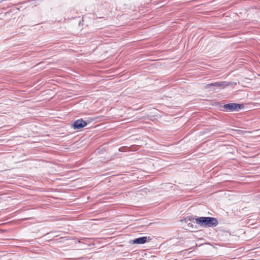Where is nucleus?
<instances>
[{"instance_id":"423d86ee","label":"nucleus","mask_w":260,"mask_h":260,"mask_svg":"<svg viewBox=\"0 0 260 260\" xmlns=\"http://www.w3.org/2000/svg\"><path fill=\"white\" fill-rule=\"evenodd\" d=\"M187 227L191 230H196L198 228L197 225H194V222L192 223V222L187 223Z\"/></svg>"},{"instance_id":"f257e3e1","label":"nucleus","mask_w":260,"mask_h":260,"mask_svg":"<svg viewBox=\"0 0 260 260\" xmlns=\"http://www.w3.org/2000/svg\"><path fill=\"white\" fill-rule=\"evenodd\" d=\"M196 223L203 228L215 227L218 224L216 218L212 217H200L196 219Z\"/></svg>"},{"instance_id":"20e7f679","label":"nucleus","mask_w":260,"mask_h":260,"mask_svg":"<svg viewBox=\"0 0 260 260\" xmlns=\"http://www.w3.org/2000/svg\"><path fill=\"white\" fill-rule=\"evenodd\" d=\"M87 123L82 118L76 120L72 126L74 129H79L86 126Z\"/></svg>"},{"instance_id":"6e6552de","label":"nucleus","mask_w":260,"mask_h":260,"mask_svg":"<svg viewBox=\"0 0 260 260\" xmlns=\"http://www.w3.org/2000/svg\"><path fill=\"white\" fill-rule=\"evenodd\" d=\"M78 243H81V241H80V240H79V241H78Z\"/></svg>"},{"instance_id":"f03ea898","label":"nucleus","mask_w":260,"mask_h":260,"mask_svg":"<svg viewBox=\"0 0 260 260\" xmlns=\"http://www.w3.org/2000/svg\"><path fill=\"white\" fill-rule=\"evenodd\" d=\"M236 84L237 83L234 82L222 81L208 84L205 86V88L209 91H213L215 90L214 87L223 89L226 86L236 85Z\"/></svg>"},{"instance_id":"7ed1b4c3","label":"nucleus","mask_w":260,"mask_h":260,"mask_svg":"<svg viewBox=\"0 0 260 260\" xmlns=\"http://www.w3.org/2000/svg\"><path fill=\"white\" fill-rule=\"evenodd\" d=\"M223 108L225 111H238L243 109L244 106L242 104L236 103H229L223 105Z\"/></svg>"},{"instance_id":"0eeeda50","label":"nucleus","mask_w":260,"mask_h":260,"mask_svg":"<svg viewBox=\"0 0 260 260\" xmlns=\"http://www.w3.org/2000/svg\"><path fill=\"white\" fill-rule=\"evenodd\" d=\"M188 219V220H189L190 222L193 221L194 220H196V219H197L198 217H196V216H188L187 217Z\"/></svg>"},{"instance_id":"39448f33","label":"nucleus","mask_w":260,"mask_h":260,"mask_svg":"<svg viewBox=\"0 0 260 260\" xmlns=\"http://www.w3.org/2000/svg\"><path fill=\"white\" fill-rule=\"evenodd\" d=\"M147 239L148 238L147 237H141L131 240L130 243L136 244H142L146 243Z\"/></svg>"}]
</instances>
